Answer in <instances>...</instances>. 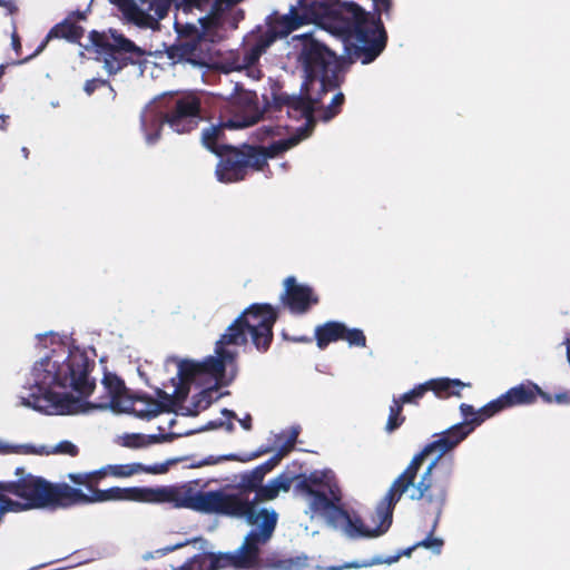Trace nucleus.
<instances>
[{
    "label": "nucleus",
    "instance_id": "nucleus-58",
    "mask_svg": "<svg viewBox=\"0 0 570 570\" xmlns=\"http://www.w3.org/2000/svg\"><path fill=\"white\" fill-rule=\"evenodd\" d=\"M541 397L546 403H551L553 401V397L544 392L541 387H540V393H538V397Z\"/></svg>",
    "mask_w": 570,
    "mask_h": 570
},
{
    "label": "nucleus",
    "instance_id": "nucleus-40",
    "mask_svg": "<svg viewBox=\"0 0 570 570\" xmlns=\"http://www.w3.org/2000/svg\"><path fill=\"white\" fill-rule=\"evenodd\" d=\"M344 101H345L344 94L337 92L333 97L331 104L324 109V111L321 116L322 120L328 121V120L333 119L334 117H336L341 112Z\"/></svg>",
    "mask_w": 570,
    "mask_h": 570
},
{
    "label": "nucleus",
    "instance_id": "nucleus-37",
    "mask_svg": "<svg viewBox=\"0 0 570 570\" xmlns=\"http://www.w3.org/2000/svg\"><path fill=\"white\" fill-rule=\"evenodd\" d=\"M415 549H417V547H415V544H413L412 547L401 550L396 554L390 556L387 558H384L383 556H375L370 561L364 562L362 566L363 567H372V566L384 564V563L392 564V563L397 562L402 556L410 557Z\"/></svg>",
    "mask_w": 570,
    "mask_h": 570
},
{
    "label": "nucleus",
    "instance_id": "nucleus-28",
    "mask_svg": "<svg viewBox=\"0 0 570 570\" xmlns=\"http://www.w3.org/2000/svg\"><path fill=\"white\" fill-rule=\"evenodd\" d=\"M538 393H540V386L531 381H525L509 389L504 393V399L510 407L530 405L537 402Z\"/></svg>",
    "mask_w": 570,
    "mask_h": 570
},
{
    "label": "nucleus",
    "instance_id": "nucleus-64",
    "mask_svg": "<svg viewBox=\"0 0 570 570\" xmlns=\"http://www.w3.org/2000/svg\"><path fill=\"white\" fill-rule=\"evenodd\" d=\"M265 131H266V134H267L268 136H273V135H274V130H273L272 128H269V127H266V128H265Z\"/></svg>",
    "mask_w": 570,
    "mask_h": 570
},
{
    "label": "nucleus",
    "instance_id": "nucleus-12",
    "mask_svg": "<svg viewBox=\"0 0 570 570\" xmlns=\"http://www.w3.org/2000/svg\"><path fill=\"white\" fill-rule=\"evenodd\" d=\"M471 433L472 426H470L468 422L456 423L443 432L435 433L433 441L425 444L424 448L412 458L400 476L412 487L419 470L428 456L433 455L434 458L432 460L439 462L443 455L455 449Z\"/></svg>",
    "mask_w": 570,
    "mask_h": 570
},
{
    "label": "nucleus",
    "instance_id": "nucleus-63",
    "mask_svg": "<svg viewBox=\"0 0 570 570\" xmlns=\"http://www.w3.org/2000/svg\"><path fill=\"white\" fill-rule=\"evenodd\" d=\"M7 513V510L0 504V523L2 522V519Z\"/></svg>",
    "mask_w": 570,
    "mask_h": 570
},
{
    "label": "nucleus",
    "instance_id": "nucleus-10",
    "mask_svg": "<svg viewBox=\"0 0 570 570\" xmlns=\"http://www.w3.org/2000/svg\"><path fill=\"white\" fill-rule=\"evenodd\" d=\"M324 95L318 88L303 82L298 94L273 90L272 106L279 111L285 108L287 116L294 120L304 119L305 124L297 129V134L308 137L316 126L315 111L321 108Z\"/></svg>",
    "mask_w": 570,
    "mask_h": 570
},
{
    "label": "nucleus",
    "instance_id": "nucleus-1",
    "mask_svg": "<svg viewBox=\"0 0 570 570\" xmlns=\"http://www.w3.org/2000/svg\"><path fill=\"white\" fill-rule=\"evenodd\" d=\"M95 365V361L79 347L69 350L66 356L51 351L32 368L35 385L41 393V397L32 395L33 407L40 409L38 402L41 400L49 403L59 415L85 413L96 407H122L130 395L124 380L115 373H105L102 379L108 394L106 403L94 404L86 401L96 387V381L90 376Z\"/></svg>",
    "mask_w": 570,
    "mask_h": 570
},
{
    "label": "nucleus",
    "instance_id": "nucleus-57",
    "mask_svg": "<svg viewBox=\"0 0 570 570\" xmlns=\"http://www.w3.org/2000/svg\"><path fill=\"white\" fill-rule=\"evenodd\" d=\"M239 423L245 430L249 431L252 429V416L247 414Z\"/></svg>",
    "mask_w": 570,
    "mask_h": 570
},
{
    "label": "nucleus",
    "instance_id": "nucleus-61",
    "mask_svg": "<svg viewBox=\"0 0 570 570\" xmlns=\"http://www.w3.org/2000/svg\"><path fill=\"white\" fill-rule=\"evenodd\" d=\"M187 543H188V542H185V543H177V544H176V546H174V547L167 548V549H166V551H174V550H176V549H179V548H181V547L186 546Z\"/></svg>",
    "mask_w": 570,
    "mask_h": 570
},
{
    "label": "nucleus",
    "instance_id": "nucleus-46",
    "mask_svg": "<svg viewBox=\"0 0 570 570\" xmlns=\"http://www.w3.org/2000/svg\"><path fill=\"white\" fill-rule=\"evenodd\" d=\"M279 460L273 455L271 459L265 461L264 463L257 465L255 470L259 473V475L264 479L265 475L271 472L275 466L279 464Z\"/></svg>",
    "mask_w": 570,
    "mask_h": 570
},
{
    "label": "nucleus",
    "instance_id": "nucleus-3",
    "mask_svg": "<svg viewBox=\"0 0 570 570\" xmlns=\"http://www.w3.org/2000/svg\"><path fill=\"white\" fill-rule=\"evenodd\" d=\"M374 12L355 2H334L330 14V31L342 37L348 59L363 65L373 62L385 49L387 33L381 16H390L391 0H373Z\"/></svg>",
    "mask_w": 570,
    "mask_h": 570
},
{
    "label": "nucleus",
    "instance_id": "nucleus-49",
    "mask_svg": "<svg viewBox=\"0 0 570 570\" xmlns=\"http://www.w3.org/2000/svg\"><path fill=\"white\" fill-rule=\"evenodd\" d=\"M179 385L176 387L175 390V395H174V399H175V404L177 402H183L187 399L188 396V393H189V383H183L181 381H179Z\"/></svg>",
    "mask_w": 570,
    "mask_h": 570
},
{
    "label": "nucleus",
    "instance_id": "nucleus-35",
    "mask_svg": "<svg viewBox=\"0 0 570 570\" xmlns=\"http://www.w3.org/2000/svg\"><path fill=\"white\" fill-rule=\"evenodd\" d=\"M35 449L38 451L41 450V451L46 452V453H33L35 455L66 454L69 456H77L79 454L78 446L67 440L61 441L52 449H50L46 445H39V446L35 445Z\"/></svg>",
    "mask_w": 570,
    "mask_h": 570
},
{
    "label": "nucleus",
    "instance_id": "nucleus-55",
    "mask_svg": "<svg viewBox=\"0 0 570 570\" xmlns=\"http://www.w3.org/2000/svg\"><path fill=\"white\" fill-rule=\"evenodd\" d=\"M553 401H556L557 403H568V402H570V396L566 392L559 393V394H556V396L553 397Z\"/></svg>",
    "mask_w": 570,
    "mask_h": 570
},
{
    "label": "nucleus",
    "instance_id": "nucleus-59",
    "mask_svg": "<svg viewBox=\"0 0 570 570\" xmlns=\"http://www.w3.org/2000/svg\"><path fill=\"white\" fill-rule=\"evenodd\" d=\"M269 451H271V449H269V448H264V449L262 448V449H259V450L254 454V456L256 458V456H259V455L266 454V453H268Z\"/></svg>",
    "mask_w": 570,
    "mask_h": 570
},
{
    "label": "nucleus",
    "instance_id": "nucleus-5",
    "mask_svg": "<svg viewBox=\"0 0 570 570\" xmlns=\"http://www.w3.org/2000/svg\"><path fill=\"white\" fill-rule=\"evenodd\" d=\"M278 313L274 306L267 303H254L249 305L220 335V344L245 345L247 334L257 351L265 353L269 350L274 338V325Z\"/></svg>",
    "mask_w": 570,
    "mask_h": 570
},
{
    "label": "nucleus",
    "instance_id": "nucleus-18",
    "mask_svg": "<svg viewBox=\"0 0 570 570\" xmlns=\"http://www.w3.org/2000/svg\"><path fill=\"white\" fill-rule=\"evenodd\" d=\"M459 379L439 377L431 379L422 384L414 386L411 391L402 394L396 400L402 405L404 404H417L419 400L422 399L426 392H433L439 399H446L450 396H461L463 387L469 386Z\"/></svg>",
    "mask_w": 570,
    "mask_h": 570
},
{
    "label": "nucleus",
    "instance_id": "nucleus-51",
    "mask_svg": "<svg viewBox=\"0 0 570 570\" xmlns=\"http://www.w3.org/2000/svg\"><path fill=\"white\" fill-rule=\"evenodd\" d=\"M295 445H293L292 443L285 441L281 448L277 450V452L274 454L279 461H282V459L284 456H286L289 452H292V450L294 449Z\"/></svg>",
    "mask_w": 570,
    "mask_h": 570
},
{
    "label": "nucleus",
    "instance_id": "nucleus-60",
    "mask_svg": "<svg viewBox=\"0 0 570 570\" xmlns=\"http://www.w3.org/2000/svg\"><path fill=\"white\" fill-rule=\"evenodd\" d=\"M295 341L296 342H302V343H311L312 338L308 337V336H301V337L295 338Z\"/></svg>",
    "mask_w": 570,
    "mask_h": 570
},
{
    "label": "nucleus",
    "instance_id": "nucleus-4",
    "mask_svg": "<svg viewBox=\"0 0 570 570\" xmlns=\"http://www.w3.org/2000/svg\"><path fill=\"white\" fill-rule=\"evenodd\" d=\"M16 480L0 481V504L7 512L20 513L39 509H67L82 500V490L65 482L53 483L28 473L23 468L14 471Z\"/></svg>",
    "mask_w": 570,
    "mask_h": 570
},
{
    "label": "nucleus",
    "instance_id": "nucleus-29",
    "mask_svg": "<svg viewBox=\"0 0 570 570\" xmlns=\"http://www.w3.org/2000/svg\"><path fill=\"white\" fill-rule=\"evenodd\" d=\"M233 104L246 112V117L240 122H237L239 127H248L259 120L262 114L258 110V99L255 92L244 91L234 97Z\"/></svg>",
    "mask_w": 570,
    "mask_h": 570
},
{
    "label": "nucleus",
    "instance_id": "nucleus-30",
    "mask_svg": "<svg viewBox=\"0 0 570 570\" xmlns=\"http://www.w3.org/2000/svg\"><path fill=\"white\" fill-rule=\"evenodd\" d=\"M344 323L328 321L315 328L316 345L320 350L326 348L331 343L341 341L343 337Z\"/></svg>",
    "mask_w": 570,
    "mask_h": 570
},
{
    "label": "nucleus",
    "instance_id": "nucleus-42",
    "mask_svg": "<svg viewBox=\"0 0 570 570\" xmlns=\"http://www.w3.org/2000/svg\"><path fill=\"white\" fill-rule=\"evenodd\" d=\"M30 454V453H46L41 450H36L35 445L32 444H18V445H10L6 444L2 441H0V454Z\"/></svg>",
    "mask_w": 570,
    "mask_h": 570
},
{
    "label": "nucleus",
    "instance_id": "nucleus-44",
    "mask_svg": "<svg viewBox=\"0 0 570 570\" xmlns=\"http://www.w3.org/2000/svg\"><path fill=\"white\" fill-rule=\"evenodd\" d=\"M302 476H306V475L301 474V475L295 476L296 482H298ZM293 480H294V478L289 476L288 474L281 473L279 475H277L276 478L273 479V482L275 483V485L277 488V492L279 493L281 491L288 492L292 487ZM297 483H295V485Z\"/></svg>",
    "mask_w": 570,
    "mask_h": 570
},
{
    "label": "nucleus",
    "instance_id": "nucleus-54",
    "mask_svg": "<svg viewBox=\"0 0 570 570\" xmlns=\"http://www.w3.org/2000/svg\"><path fill=\"white\" fill-rule=\"evenodd\" d=\"M12 47L14 51L19 55L21 51V42L19 36L16 32H13L12 35Z\"/></svg>",
    "mask_w": 570,
    "mask_h": 570
},
{
    "label": "nucleus",
    "instance_id": "nucleus-32",
    "mask_svg": "<svg viewBox=\"0 0 570 570\" xmlns=\"http://www.w3.org/2000/svg\"><path fill=\"white\" fill-rule=\"evenodd\" d=\"M196 51V43L180 41L167 48V57L174 61H190Z\"/></svg>",
    "mask_w": 570,
    "mask_h": 570
},
{
    "label": "nucleus",
    "instance_id": "nucleus-21",
    "mask_svg": "<svg viewBox=\"0 0 570 570\" xmlns=\"http://www.w3.org/2000/svg\"><path fill=\"white\" fill-rule=\"evenodd\" d=\"M268 542L255 543L256 560L250 568H236V570H305L308 568V557L297 556L294 558H282L277 553H272L266 558L261 557V549Z\"/></svg>",
    "mask_w": 570,
    "mask_h": 570
},
{
    "label": "nucleus",
    "instance_id": "nucleus-9",
    "mask_svg": "<svg viewBox=\"0 0 570 570\" xmlns=\"http://www.w3.org/2000/svg\"><path fill=\"white\" fill-rule=\"evenodd\" d=\"M215 356L210 355L202 362L181 360L178 362V377L183 383L191 384L203 376H212L218 386H228L238 373L237 351L227 348L220 344L215 345Z\"/></svg>",
    "mask_w": 570,
    "mask_h": 570
},
{
    "label": "nucleus",
    "instance_id": "nucleus-43",
    "mask_svg": "<svg viewBox=\"0 0 570 570\" xmlns=\"http://www.w3.org/2000/svg\"><path fill=\"white\" fill-rule=\"evenodd\" d=\"M436 525H438V523L436 524L434 523L429 535L425 539H423L422 541L416 542L415 547H417V548L422 547V548L432 550L434 553H440L444 542L442 539L433 537V532H434Z\"/></svg>",
    "mask_w": 570,
    "mask_h": 570
},
{
    "label": "nucleus",
    "instance_id": "nucleus-31",
    "mask_svg": "<svg viewBox=\"0 0 570 570\" xmlns=\"http://www.w3.org/2000/svg\"><path fill=\"white\" fill-rule=\"evenodd\" d=\"M263 478L259 473L253 469L252 471H247L240 473L238 475V481L236 484V489L238 490L235 494H242L243 497H248V493L255 492L259 489L261 483H263Z\"/></svg>",
    "mask_w": 570,
    "mask_h": 570
},
{
    "label": "nucleus",
    "instance_id": "nucleus-22",
    "mask_svg": "<svg viewBox=\"0 0 570 570\" xmlns=\"http://www.w3.org/2000/svg\"><path fill=\"white\" fill-rule=\"evenodd\" d=\"M173 487H163L157 489L149 488H126L115 489L106 492L105 498L126 499L125 501L136 502H159L171 503Z\"/></svg>",
    "mask_w": 570,
    "mask_h": 570
},
{
    "label": "nucleus",
    "instance_id": "nucleus-6",
    "mask_svg": "<svg viewBox=\"0 0 570 570\" xmlns=\"http://www.w3.org/2000/svg\"><path fill=\"white\" fill-rule=\"evenodd\" d=\"M205 119L202 101L195 94L171 95L166 100L165 110L159 114L147 112L141 116V126L148 142L154 144L160 136L163 124H167L178 134L195 130Z\"/></svg>",
    "mask_w": 570,
    "mask_h": 570
},
{
    "label": "nucleus",
    "instance_id": "nucleus-41",
    "mask_svg": "<svg viewBox=\"0 0 570 570\" xmlns=\"http://www.w3.org/2000/svg\"><path fill=\"white\" fill-rule=\"evenodd\" d=\"M342 341H346L351 346L365 347L366 337L360 328H347L344 324Z\"/></svg>",
    "mask_w": 570,
    "mask_h": 570
},
{
    "label": "nucleus",
    "instance_id": "nucleus-24",
    "mask_svg": "<svg viewBox=\"0 0 570 570\" xmlns=\"http://www.w3.org/2000/svg\"><path fill=\"white\" fill-rule=\"evenodd\" d=\"M83 33H85V29L81 26L77 24L71 19V17H67L65 20L57 23L56 26H53L50 29V31L46 36L45 40L39 45L37 50L31 56L26 58L23 61H27L30 58L38 55L39 52H41L46 48V46L50 39L62 38L72 43H80V40L83 37Z\"/></svg>",
    "mask_w": 570,
    "mask_h": 570
},
{
    "label": "nucleus",
    "instance_id": "nucleus-11",
    "mask_svg": "<svg viewBox=\"0 0 570 570\" xmlns=\"http://www.w3.org/2000/svg\"><path fill=\"white\" fill-rule=\"evenodd\" d=\"M336 0H296L285 14L274 12L269 17L268 26L281 37L285 38L298 28L324 18L330 30V14L334 11Z\"/></svg>",
    "mask_w": 570,
    "mask_h": 570
},
{
    "label": "nucleus",
    "instance_id": "nucleus-23",
    "mask_svg": "<svg viewBox=\"0 0 570 570\" xmlns=\"http://www.w3.org/2000/svg\"><path fill=\"white\" fill-rule=\"evenodd\" d=\"M304 136L296 134L289 138L273 141L267 147L254 146V170H263L267 166L268 158H275L276 156L287 151L288 149L296 146Z\"/></svg>",
    "mask_w": 570,
    "mask_h": 570
},
{
    "label": "nucleus",
    "instance_id": "nucleus-33",
    "mask_svg": "<svg viewBox=\"0 0 570 570\" xmlns=\"http://www.w3.org/2000/svg\"><path fill=\"white\" fill-rule=\"evenodd\" d=\"M281 38L275 30H273L269 26L267 30L262 33L255 41V43L250 48V55L255 58H258L278 39Z\"/></svg>",
    "mask_w": 570,
    "mask_h": 570
},
{
    "label": "nucleus",
    "instance_id": "nucleus-2",
    "mask_svg": "<svg viewBox=\"0 0 570 570\" xmlns=\"http://www.w3.org/2000/svg\"><path fill=\"white\" fill-rule=\"evenodd\" d=\"M325 485L323 474L314 471L308 476H302L294 489L295 492L312 498V510L330 511L332 522L344 521V531L351 538H377L386 533L392 524L396 503L410 488L409 483L399 475L376 505L375 511L370 512L367 519L374 524L371 525L365 523L358 512L334 504L323 490Z\"/></svg>",
    "mask_w": 570,
    "mask_h": 570
},
{
    "label": "nucleus",
    "instance_id": "nucleus-62",
    "mask_svg": "<svg viewBox=\"0 0 570 570\" xmlns=\"http://www.w3.org/2000/svg\"><path fill=\"white\" fill-rule=\"evenodd\" d=\"M223 414H224V415H227V416L236 417L235 412H233V411H230V410H227V409H224V410H223Z\"/></svg>",
    "mask_w": 570,
    "mask_h": 570
},
{
    "label": "nucleus",
    "instance_id": "nucleus-25",
    "mask_svg": "<svg viewBox=\"0 0 570 570\" xmlns=\"http://www.w3.org/2000/svg\"><path fill=\"white\" fill-rule=\"evenodd\" d=\"M239 127L235 121L228 120L217 125H209L202 131L203 146L217 156L229 149L232 146L225 141V129Z\"/></svg>",
    "mask_w": 570,
    "mask_h": 570
},
{
    "label": "nucleus",
    "instance_id": "nucleus-34",
    "mask_svg": "<svg viewBox=\"0 0 570 570\" xmlns=\"http://www.w3.org/2000/svg\"><path fill=\"white\" fill-rule=\"evenodd\" d=\"M213 403L212 391L203 390L198 394L193 396L191 405L185 409L184 414L189 416H196L202 411L208 409Z\"/></svg>",
    "mask_w": 570,
    "mask_h": 570
},
{
    "label": "nucleus",
    "instance_id": "nucleus-56",
    "mask_svg": "<svg viewBox=\"0 0 570 570\" xmlns=\"http://www.w3.org/2000/svg\"><path fill=\"white\" fill-rule=\"evenodd\" d=\"M68 17H71V19L76 22V20H85L86 13L83 11H72L68 14Z\"/></svg>",
    "mask_w": 570,
    "mask_h": 570
},
{
    "label": "nucleus",
    "instance_id": "nucleus-53",
    "mask_svg": "<svg viewBox=\"0 0 570 570\" xmlns=\"http://www.w3.org/2000/svg\"><path fill=\"white\" fill-rule=\"evenodd\" d=\"M298 434H299V428H292L286 441L292 443L293 445H295L297 442Z\"/></svg>",
    "mask_w": 570,
    "mask_h": 570
},
{
    "label": "nucleus",
    "instance_id": "nucleus-26",
    "mask_svg": "<svg viewBox=\"0 0 570 570\" xmlns=\"http://www.w3.org/2000/svg\"><path fill=\"white\" fill-rule=\"evenodd\" d=\"M131 413L141 420H151L161 413L168 412V407L159 403L153 396L141 393L132 394L128 397Z\"/></svg>",
    "mask_w": 570,
    "mask_h": 570
},
{
    "label": "nucleus",
    "instance_id": "nucleus-16",
    "mask_svg": "<svg viewBox=\"0 0 570 570\" xmlns=\"http://www.w3.org/2000/svg\"><path fill=\"white\" fill-rule=\"evenodd\" d=\"M438 463L433 460L429 463L420 481L416 484H412L415 487V490L411 495L412 500L423 501L431 507L435 513V524L439 522L445 505L449 489V481L440 479L435 474Z\"/></svg>",
    "mask_w": 570,
    "mask_h": 570
},
{
    "label": "nucleus",
    "instance_id": "nucleus-50",
    "mask_svg": "<svg viewBox=\"0 0 570 570\" xmlns=\"http://www.w3.org/2000/svg\"><path fill=\"white\" fill-rule=\"evenodd\" d=\"M171 440L170 434H151V435H145V446L155 444V443H161L165 441Z\"/></svg>",
    "mask_w": 570,
    "mask_h": 570
},
{
    "label": "nucleus",
    "instance_id": "nucleus-17",
    "mask_svg": "<svg viewBox=\"0 0 570 570\" xmlns=\"http://www.w3.org/2000/svg\"><path fill=\"white\" fill-rule=\"evenodd\" d=\"M254 146L244 144L227 149L216 166V177L220 183L229 184L244 180L249 169L254 170Z\"/></svg>",
    "mask_w": 570,
    "mask_h": 570
},
{
    "label": "nucleus",
    "instance_id": "nucleus-15",
    "mask_svg": "<svg viewBox=\"0 0 570 570\" xmlns=\"http://www.w3.org/2000/svg\"><path fill=\"white\" fill-rule=\"evenodd\" d=\"M89 40L95 51L104 56L105 68L109 73H116L127 66L128 60L125 53L141 55L142 51L122 35H112L110 39L105 32L92 30L89 32Z\"/></svg>",
    "mask_w": 570,
    "mask_h": 570
},
{
    "label": "nucleus",
    "instance_id": "nucleus-45",
    "mask_svg": "<svg viewBox=\"0 0 570 570\" xmlns=\"http://www.w3.org/2000/svg\"><path fill=\"white\" fill-rule=\"evenodd\" d=\"M124 446L130 448V449H139L145 446V434L139 433H132V434H125L122 436V443Z\"/></svg>",
    "mask_w": 570,
    "mask_h": 570
},
{
    "label": "nucleus",
    "instance_id": "nucleus-48",
    "mask_svg": "<svg viewBox=\"0 0 570 570\" xmlns=\"http://www.w3.org/2000/svg\"><path fill=\"white\" fill-rule=\"evenodd\" d=\"M107 85V80L92 78L85 82L83 90L87 95H92L98 88Z\"/></svg>",
    "mask_w": 570,
    "mask_h": 570
},
{
    "label": "nucleus",
    "instance_id": "nucleus-38",
    "mask_svg": "<svg viewBox=\"0 0 570 570\" xmlns=\"http://www.w3.org/2000/svg\"><path fill=\"white\" fill-rule=\"evenodd\" d=\"M460 412L463 416L462 422L470 423V426H472V432L475 430V428L484 422L483 415L480 414V410L476 411L473 405L462 403L460 405Z\"/></svg>",
    "mask_w": 570,
    "mask_h": 570
},
{
    "label": "nucleus",
    "instance_id": "nucleus-36",
    "mask_svg": "<svg viewBox=\"0 0 570 570\" xmlns=\"http://www.w3.org/2000/svg\"><path fill=\"white\" fill-rule=\"evenodd\" d=\"M402 412L403 405L399 403L396 397H394L390 406V413L385 425V431L387 433L394 432L405 422V416L402 414Z\"/></svg>",
    "mask_w": 570,
    "mask_h": 570
},
{
    "label": "nucleus",
    "instance_id": "nucleus-47",
    "mask_svg": "<svg viewBox=\"0 0 570 570\" xmlns=\"http://www.w3.org/2000/svg\"><path fill=\"white\" fill-rule=\"evenodd\" d=\"M156 393H157V396L160 399V400H158V402L164 404V406L168 407V412L167 413L173 412L174 411V406H175V399H174V396L169 395L167 392H165L161 389H157Z\"/></svg>",
    "mask_w": 570,
    "mask_h": 570
},
{
    "label": "nucleus",
    "instance_id": "nucleus-52",
    "mask_svg": "<svg viewBox=\"0 0 570 570\" xmlns=\"http://www.w3.org/2000/svg\"><path fill=\"white\" fill-rule=\"evenodd\" d=\"M330 494H331V498L328 495H327V498L330 500H332L334 504H336V502L341 501V491L337 485L330 487Z\"/></svg>",
    "mask_w": 570,
    "mask_h": 570
},
{
    "label": "nucleus",
    "instance_id": "nucleus-7",
    "mask_svg": "<svg viewBox=\"0 0 570 570\" xmlns=\"http://www.w3.org/2000/svg\"><path fill=\"white\" fill-rule=\"evenodd\" d=\"M301 41L298 62L304 71L303 82L318 88L321 94L338 88L343 81L341 58L312 35H303Z\"/></svg>",
    "mask_w": 570,
    "mask_h": 570
},
{
    "label": "nucleus",
    "instance_id": "nucleus-19",
    "mask_svg": "<svg viewBox=\"0 0 570 570\" xmlns=\"http://www.w3.org/2000/svg\"><path fill=\"white\" fill-rule=\"evenodd\" d=\"M281 302L292 314L303 315L320 303V297L311 286L299 284L294 276H288L284 279Z\"/></svg>",
    "mask_w": 570,
    "mask_h": 570
},
{
    "label": "nucleus",
    "instance_id": "nucleus-39",
    "mask_svg": "<svg viewBox=\"0 0 570 570\" xmlns=\"http://www.w3.org/2000/svg\"><path fill=\"white\" fill-rule=\"evenodd\" d=\"M507 400L504 399V394L500 395L498 399L489 402L484 406L480 409V414L483 415V421L492 417L497 413L509 409Z\"/></svg>",
    "mask_w": 570,
    "mask_h": 570
},
{
    "label": "nucleus",
    "instance_id": "nucleus-27",
    "mask_svg": "<svg viewBox=\"0 0 570 570\" xmlns=\"http://www.w3.org/2000/svg\"><path fill=\"white\" fill-rule=\"evenodd\" d=\"M171 463L173 461H167L163 463L146 465L139 462H132L127 464H109V469L111 470V476L114 478H129L138 473H167Z\"/></svg>",
    "mask_w": 570,
    "mask_h": 570
},
{
    "label": "nucleus",
    "instance_id": "nucleus-14",
    "mask_svg": "<svg viewBox=\"0 0 570 570\" xmlns=\"http://www.w3.org/2000/svg\"><path fill=\"white\" fill-rule=\"evenodd\" d=\"M254 534L245 537L240 547L234 552H203L185 561L177 570H218L223 568H250L256 560V548L252 540Z\"/></svg>",
    "mask_w": 570,
    "mask_h": 570
},
{
    "label": "nucleus",
    "instance_id": "nucleus-20",
    "mask_svg": "<svg viewBox=\"0 0 570 570\" xmlns=\"http://www.w3.org/2000/svg\"><path fill=\"white\" fill-rule=\"evenodd\" d=\"M108 475H111V470L109 469V465L102 466L101 469L91 472L69 473L68 479L73 484L83 485L90 492L89 494L82 492V497H85V499L77 500L75 502V505L107 501H125L126 499L105 498V495H107L106 492L115 489H120L119 487H112L107 490L98 489L99 482Z\"/></svg>",
    "mask_w": 570,
    "mask_h": 570
},
{
    "label": "nucleus",
    "instance_id": "nucleus-13",
    "mask_svg": "<svg viewBox=\"0 0 570 570\" xmlns=\"http://www.w3.org/2000/svg\"><path fill=\"white\" fill-rule=\"evenodd\" d=\"M171 503L176 508H187L204 513L238 514L239 504L226 492L197 491L193 487H173Z\"/></svg>",
    "mask_w": 570,
    "mask_h": 570
},
{
    "label": "nucleus",
    "instance_id": "nucleus-8",
    "mask_svg": "<svg viewBox=\"0 0 570 570\" xmlns=\"http://www.w3.org/2000/svg\"><path fill=\"white\" fill-rule=\"evenodd\" d=\"M278 494L279 493L277 492V488L273 480H271L266 485L261 483L253 500H249L248 497H243L242 494H226L227 497H233L239 504L238 514L226 515L244 518L246 522L253 527L245 537L254 534V539L252 540L254 548H256L255 543L269 542L275 532L278 518L274 510L264 508L257 511L256 504L274 500Z\"/></svg>",
    "mask_w": 570,
    "mask_h": 570
}]
</instances>
